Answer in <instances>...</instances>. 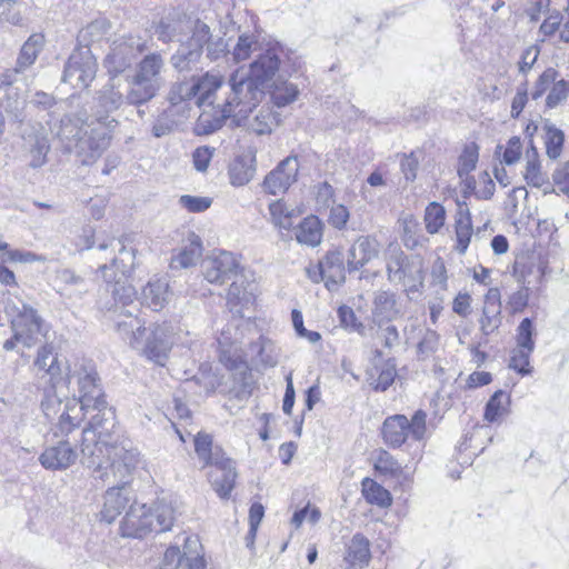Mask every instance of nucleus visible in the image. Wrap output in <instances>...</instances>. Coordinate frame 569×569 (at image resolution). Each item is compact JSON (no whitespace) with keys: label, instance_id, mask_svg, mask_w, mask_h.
I'll list each match as a JSON object with an SVG mask.
<instances>
[{"label":"nucleus","instance_id":"obj_1","mask_svg":"<svg viewBox=\"0 0 569 569\" xmlns=\"http://www.w3.org/2000/svg\"><path fill=\"white\" fill-rule=\"evenodd\" d=\"M33 368L42 373L41 378L48 377L46 385L69 386L72 380L78 385V396L66 398V409L60 417L62 429L79 427L90 410L111 416L91 361L81 359L64 368L54 347L46 343L38 349Z\"/></svg>","mask_w":569,"mask_h":569},{"label":"nucleus","instance_id":"obj_2","mask_svg":"<svg viewBox=\"0 0 569 569\" xmlns=\"http://www.w3.org/2000/svg\"><path fill=\"white\" fill-rule=\"evenodd\" d=\"M127 101L119 89V84L111 79L97 98V111L94 117L70 113L63 116L56 129V134L63 148L73 152L83 166L94 163L108 149L111 141V132L117 126V120L109 113L119 109Z\"/></svg>","mask_w":569,"mask_h":569},{"label":"nucleus","instance_id":"obj_3","mask_svg":"<svg viewBox=\"0 0 569 569\" xmlns=\"http://www.w3.org/2000/svg\"><path fill=\"white\" fill-rule=\"evenodd\" d=\"M113 427V412L103 417L97 411L89 427L82 431L81 453L88 467L93 468L97 479L108 483L127 485L141 465L140 452L136 448L109 445L107 438Z\"/></svg>","mask_w":569,"mask_h":569},{"label":"nucleus","instance_id":"obj_4","mask_svg":"<svg viewBox=\"0 0 569 569\" xmlns=\"http://www.w3.org/2000/svg\"><path fill=\"white\" fill-rule=\"evenodd\" d=\"M280 58L274 48L260 53L248 67L237 69L230 77L229 106L240 107L238 114L260 103L278 80Z\"/></svg>","mask_w":569,"mask_h":569},{"label":"nucleus","instance_id":"obj_5","mask_svg":"<svg viewBox=\"0 0 569 569\" xmlns=\"http://www.w3.org/2000/svg\"><path fill=\"white\" fill-rule=\"evenodd\" d=\"M117 331L133 350L159 366H164L176 342L173 327L169 323L144 326V321L131 311L120 313Z\"/></svg>","mask_w":569,"mask_h":569},{"label":"nucleus","instance_id":"obj_6","mask_svg":"<svg viewBox=\"0 0 569 569\" xmlns=\"http://www.w3.org/2000/svg\"><path fill=\"white\" fill-rule=\"evenodd\" d=\"M174 520L176 510L169 502L161 500L153 507L134 502L120 523V532L127 538H143L151 532L170 530Z\"/></svg>","mask_w":569,"mask_h":569},{"label":"nucleus","instance_id":"obj_7","mask_svg":"<svg viewBox=\"0 0 569 569\" xmlns=\"http://www.w3.org/2000/svg\"><path fill=\"white\" fill-rule=\"evenodd\" d=\"M180 47L171 57V64L178 71L188 70L199 61L203 46L207 44V56L210 60H217L228 52V44L223 38H212L208 24L200 20L192 22L190 36L179 39Z\"/></svg>","mask_w":569,"mask_h":569},{"label":"nucleus","instance_id":"obj_8","mask_svg":"<svg viewBox=\"0 0 569 569\" xmlns=\"http://www.w3.org/2000/svg\"><path fill=\"white\" fill-rule=\"evenodd\" d=\"M223 84V77L219 72H206L202 76L191 77L189 80L174 83L169 93L168 100L171 107L181 106V111L184 112L193 102L198 108H212L216 109L214 101L217 91ZM222 104H218V112L220 113ZM220 116L217 118V126L221 120Z\"/></svg>","mask_w":569,"mask_h":569},{"label":"nucleus","instance_id":"obj_9","mask_svg":"<svg viewBox=\"0 0 569 569\" xmlns=\"http://www.w3.org/2000/svg\"><path fill=\"white\" fill-rule=\"evenodd\" d=\"M164 71L166 61L161 54L149 53L144 56L128 80L127 102L140 106L152 100L164 86Z\"/></svg>","mask_w":569,"mask_h":569},{"label":"nucleus","instance_id":"obj_10","mask_svg":"<svg viewBox=\"0 0 569 569\" xmlns=\"http://www.w3.org/2000/svg\"><path fill=\"white\" fill-rule=\"evenodd\" d=\"M6 312L11 317L13 337L3 343V349L11 351L19 343L32 348L47 336L48 328L37 311L22 301H8Z\"/></svg>","mask_w":569,"mask_h":569},{"label":"nucleus","instance_id":"obj_11","mask_svg":"<svg viewBox=\"0 0 569 569\" xmlns=\"http://www.w3.org/2000/svg\"><path fill=\"white\" fill-rule=\"evenodd\" d=\"M388 280L401 284L409 299L421 292L425 282L423 261L419 257H408L396 248L387 258Z\"/></svg>","mask_w":569,"mask_h":569},{"label":"nucleus","instance_id":"obj_12","mask_svg":"<svg viewBox=\"0 0 569 569\" xmlns=\"http://www.w3.org/2000/svg\"><path fill=\"white\" fill-rule=\"evenodd\" d=\"M427 413L417 410L409 419L405 415L388 417L382 425V437L387 445L401 447L407 440L421 441L426 438Z\"/></svg>","mask_w":569,"mask_h":569},{"label":"nucleus","instance_id":"obj_13","mask_svg":"<svg viewBox=\"0 0 569 569\" xmlns=\"http://www.w3.org/2000/svg\"><path fill=\"white\" fill-rule=\"evenodd\" d=\"M119 244L118 254L112 258L111 266L109 267L103 263L99 267V270L107 281H114L112 290L114 300L127 306L132 303L137 297L136 289L122 281L134 267V253L132 250L127 249L126 246Z\"/></svg>","mask_w":569,"mask_h":569},{"label":"nucleus","instance_id":"obj_14","mask_svg":"<svg viewBox=\"0 0 569 569\" xmlns=\"http://www.w3.org/2000/svg\"><path fill=\"white\" fill-rule=\"evenodd\" d=\"M259 103L250 106L243 114L237 112L240 107L229 106V96L222 103L219 120L232 119L239 126L261 136L271 133L272 129L278 126V118L269 106H262L256 110Z\"/></svg>","mask_w":569,"mask_h":569},{"label":"nucleus","instance_id":"obj_15","mask_svg":"<svg viewBox=\"0 0 569 569\" xmlns=\"http://www.w3.org/2000/svg\"><path fill=\"white\" fill-rule=\"evenodd\" d=\"M144 48L146 42L138 36L123 34L116 37L104 58V67L109 73L119 74L131 66Z\"/></svg>","mask_w":569,"mask_h":569},{"label":"nucleus","instance_id":"obj_16","mask_svg":"<svg viewBox=\"0 0 569 569\" xmlns=\"http://www.w3.org/2000/svg\"><path fill=\"white\" fill-rule=\"evenodd\" d=\"M97 73V60L88 47L76 49L69 57L62 81L74 89H86Z\"/></svg>","mask_w":569,"mask_h":569},{"label":"nucleus","instance_id":"obj_17","mask_svg":"<svg viewBox=\"0 0 569 569\" xmlns=\"http://www.w3.org/2000/svg\"><path fill=\"white\" fill-rule=\"evenodd\" d=\"M240 262L236 254L229 251L213 252L204 262L203 274L211 283H223L239 274Z\"/></svg>","mask_w":569,"mask_h":569},{"label":"nucleus","instance_id":"obj_18","mask_svg":"<svg viewBox=\"0 0 569 569\" xmlns=\"http://www.w3.org/2000/svg\"><path fill=\"white\" fill-rule=\"evenodd\" d=\"M299 160L296 156L283 159L263 180V189L270 194L286 192L297 181Z\"/></svg>","mask_w":569,"mask_h":569},{"label":"nucleus","instance_id":"obj_19","mask_svg":"<svg viewBox=\"0 0 569 569\" xmlns=\"http://www.w3.org/2000/svg\"><path fill=\"white\" fill-rule=\"evenodd\" d=\"M78 459V452L68 440L61 439L48 445L39 456L40 465L50 471H63L72 467Z\"/></svg>","mask_w":569,"mask_h":569},{"label":"nucleus","instance_id":"obj_20","mask_svg":"<svg viewBox=\"0 0 569 569\" xmlns=\"http://www.w3.org/2000/svg\"><path fill=\"white\" fill-rule=\"evenodd\" d=\"M381 243L373 236H359L350 246L347 257L349 271H357L380 254Z\"/></svg>","mask_w":569,"mask_h":569},{"label":"nucleus","instance_id":"obj_21","mask_svg":"<svg viewBox=\"0 0 569 569\" xmlns=\"http://www.w3.org/2000/svg\"><path fill=\"white\" fill-rule=\"evenodd\" d=\"M321 280L329 290L336 289L346 281L345 253L340 248L329 250L319 261Z\"/></svg>","mask_w":569,"mask_h":569},{"label":"nucleus","instance_id":"obj_22","mask_svg":"<svg viewBox=\"0 0 569 569\" xmlns=\"http://www.w3.org/2000/svg\"><path fill=\"white\" fill-rule=\"evenodd\" d=\"M213 469L209 473L210 482L222 499H227L236 483L237 472L234 462L229 458H216Z\"/></svg>","mask_w":569,"mask_h":569},{"label":"nucleus","instance_id":"obj_23","mask_svg":"<svg viewBox=\"0 0 569 569\" xmlns=\"http://www.w3.org/2000/svg\"><path fill=\"white\" fill-rule=\"evenodd\" d=\"M256 286L250 282H246L243 276L234 277V280L230 284L227 293V303L230 310L240 317H243V311L249 309L256 299Z\"/></svg>","mask_w":569,"mask_h":569},{"label":"nucleus","instance_id":"obj_24","mask_svg":"<svg viewBox=\"0 0 569 569\" xmlns=\"http://www.w3.org/2000/svg\"><path fill=\"white\" fill-rule=\"evenodd\" d=\"M501 296L498 288H490L485 296L482 315L479 319L480 330L489 336L501 325Z\"/></svg>","mask_w":569,"mask_h":569},{"label":"nucleus","instance_id":"obj_25","mask_svg":"<svg viewBox=\"0 0 569 569\" xmlns=\"http://www.w3.org/2000/svg\"><path fill=\"white\" fill-rule=\"evenodd\" d=\"M563 9L567 12L566 16L555 10L545 18L539 29V34L543 37L542 40L569 42L568 4Z\"/></svg>","mask_w":569,"mask_h":569},{"label":"nucleus","instance_id":"obj_26","mask_svg":"<svg viewBox=\"0 0 569 569\" xmlns=\"http://www.w3.org/2000/svg\"><path fill=\"white\" fill-rule=\"evenodd\" d=\"M202 250L200 237L192 231L188 232L181 248L171 258V267L186 269L196 266L202 256Z\"/></svg>","mask_w":569,"mask_h":569},{"label":"nucleus","instance_id":"obj_27","mask_svg":"<svg viewBox=\"0 0 569 569\" xmlns=\"http://www.w3.org/2000/svg\"><path fill=\"white\" fill-rule=\"evenodd\" d=\"M400 316L401 309L393 292L380 290L375 293L372 318L376 323L389 322Z\"/></svg>","mask_w":569,"mask_h":569},{"label":"nucleus","instance_id":"obj_28","mask_svg":"<svg viewBox=\"0 0 569 569\" xmlns=\"http://www.w3.org/2000/svg\"><path fill=\"white\" fill-rule=\"evenodd\" d=\"M171 299L169 282L164 277L151 278L142 289V300L151 309H163Z\"/></svg>","mask_w":569,"mask_h":569},{"label":"nucleus","instance_id":"obj_29","mask_svg":"<svg viewBox=\"0 0 569 569\" xmlns=\"http://www.w3.org/2000/svg\"><path fill=\"white\" fill-rule=\"evenodd\" d=\"M68 389L69 386H56V385H46L42 389V400H41V409L47 418H56L61 417L64 411L66 403L62 405V389ZM59 429L61 433L68 435L74 428L68 430L62 429L60 426V421L58 422Z\"/></svg>","mask_w":569,"mask_h":569},{"label":"nucleus","instance_id":"obj_30","mask_svg":"<svg viewBox=\"0 0 569 569\" xmlns=\"http://www.w3.org/2000/svg\"><path fill=\"white\" fill-rule=\"evenodd\" d=\"M104 493V502L100 511L101 520L111 523L127 506L129 499L124 495L123 489L126 485L112 483Z\"/></svg>","mask_w":569,"mask_h":569},{"label":"nucleus","instance_id":"obj_31","mask_svg":"<svg viewBox=\"0 0 569 569\" xmlns=\"http://www.w3.org/2000/svg\"><path fill=\"white\" fill-rule=\"evenodd\" d=\"M523 179L533 188H541L548 182V174L542 170L538 149L530 142L525 152Z\"/></svg>","mask_w":569,"mask_h":569},{"label":"nucleus","instance_id":"obj_32","mask_svg":"<svg viewBox=\"0 0 569 569\" xmlns=\"http://www.w3.org/2000/svg\"><path fill=\"white\" fill-rule=\"evenodd\" d=\"M322 223L313 214L306 217L296 228L295 238L298 243L315 248L322 241Z\"/></svg>","mask_w":569,"mask_h":569},{"label":"nucleus","instance_id":"obj_33","mask_svg":"<svg viewBox=\"0 0 569 569\" xmlns=\"http://www.w3.org/2000/svg\"><path fill=\"white\" fill-rule=\"evenodd\" d=\"M401 240L407 249L423 247L428 239L422 234L418 220L411 213H402L398 219Z\"/></svg>","mask_w":569,"mask_h":569},{"label":"nucleus","instance_id":"obj_34","mask_svg":"<svg viewBox=\"0 0 569 569\" xmlns=\"http://www.w3.org/2000/svg\"><path fill=\"white\" fill-rule=\"evenodd\" d=\"M254 154H243L236 158L229 167L230 183L241 187L249 183L256 173Z\"/></svg>","mask_w":569,"mask_h":569},{"label":"nucleus","instance_id":"obj_35","mask_svg":"<svg viewBox=\"0 0 569 569\" xmlns=\"http://www.w3.org/2000/svg\"><path fill=\"white\" fill-rule=\"evenodd\" d=\"M472 223L470 212L466 203H458V218L456 220V250L463 254L470 243L472 237Z\"/></svg>","mask_w":569,"mask_h":569},{"label":"nucleus","instance_id":"obj_36","mask_svg":"<svg viewBox=\"0 0 569 569\" xmlns=\"http://www.w3.org/2000/svg\"><path fill=\"white\" fill-rule=\"evenodd\" d=\"M26 147L30 156L29 166L32 168H40L47 162V154L50 150V144L44 133L28 134L24 138Z\"/></svg>","mask_w":569,"mask_h":569},{"label":"nucleus","instance_id":"obj_37","mask_svg":"<svg viewBox=\"0 0 569 569\" xmlns=\"http://www.w3.org/2000/svg\"><path fill=\"white\" fill-rule=\"evenodd\" d=\"M269 213L276 227L288 230L293 226L295 219L301 214V211L282 200H276L269 204Z\"/></svg>","mask_w":569,"mask_h":569},{"label":"nucleus","instance_id":"obj_38","mask_svg":"<svg viewBox=\"0 0 569 569\" xmlns=\"http://www.w3.org/2000/svg\"><path fill=\"white\" fill-rule=\"evenodd\" d=\"M44 47V37L41 33L31 34L28 40L23 43L19 57L17 59V70L24 71L31 67L40 51Z\"/></svg>","mask_w":569,"mask_h":569},{"label":"nucleus","instance_id":"obj_39","mask_svg":"<svg viewBox=\"0 0 569 569\" xmlns=\"http://www.w3.org/2000/svg\"><path fill=\"white\" fill-rule=\"evenodd\" d=\"M370 557L369 540L360 533L355 535L348 545L345 559L352 566L363 567L368 565Z\"/></svg>","mask_w":569,"mask_h":569},{"label":"nucleus","instance_id":"obj_40","mask_svg":"<svg viewBox=\"0 0 569 569\" xmlns=\"http://www.w3.org/2000/svg\"><path fill=\"white\" fill-rule=\"evenodd\" d=\"M194 451L199 460L203 462V467L213 466L216 458H226L219 447H212L211 436L203 432H199L194 438Z\"/></svg>","mask_w":569,"mask_h":569},{"label":"nucleus","instance_id":"obj_41","mask_svg":"<svg viewBox=\"0 0 569 569\" xmlns=\"http://www.w3.org/2000/svg\"><path fill=\"white\" fill-rule=\"evenodd\" d=\"M362 495L367 502L377 505L381 508H387L392 503L390 492L381 485L369 478H365L362 481Z\"/></svg>","mask_w":569,"mask_h":569},{"label":"nucleus","instance_id":"obj_42","mask_svg":"<svg viewBox=\"0 0 569 569\" xmlns=\"http://www.w3.org/2000/svg\"><path fill=\"white\" fill-rule=\"evenodd\" d=\"M509 406V396L502 390L496 391L486 405L485 419L489 422L499 421L508 415Z\"/></svg>","mask_w":569,"mask_h":569},{"label":"nucleus","instance_id":"obj_43","mask_svg":"<svg viewBox=\"0 0 569 569\" xmlns=\"http://www.w3.org/2000/svg\"><path fill=\"white\" fill-rule=\"evenodd\" d=\"M200 548L197 538H186L181 569H206V561L199 552Z\"/></svg>","mask_w":569,"mask_h":569},{"label":"nucleus","instance_id":"obj_44","mask_svg":"<svg viewBox=\"0 0 569 569\" xmlns=\"http://www.w3.org/2000/svg\"><path fill=\"white\" fill-rule=\"evenodd\" d=\"M543 130L546 153L550 159L556 160L562 152L565 134L560 129L551 123H546L543 126Z\"/></svg>","mask_w":569,"mask_h":569},{"label":"nucleus","instance_id":"obj_45","mask_svg":"<svg viewBox=\"0 0 569 569\" xmlns=\"http://www.w3.org/2000/svg\"><path fill=\"white\" fill-rule=\"evenodd\" d=\"M446 210L438 202H430L425 211V224L430 234L438 233L445 226Z\"/></svg>","mask_w":569,"mask_h":569},{"label":"nucleus","instance_id":"obj_46","mask_svg":"<svg viewBox=\"0 0 569 569\" xmlns=\"http://www.w3.org/2000/svg\"><path fill=\"white\" fill-rule=\"evenodd\" d=\"M258 39L254 34L242 33L238 37L231 54L233 61L241 62L250 58L251 53L258 49Z\"/></svg>","mask_w":569,"mask_h":569},{"label":"nucleus","instance_id":"obj_47","mask_svg":"<svg viewBox=\"0 0 569 569\" xmlns=\"http://www.w3.org/2000/svg\"><path fill=\"white\" fill-rule=\"evenodd\" d=\"M269 92L271 93L274 104L278 107H283L293 102L299 94L297 86L288 82H278V80Z\"/></svg>","mask_w":569,"mask_h":569},{"label":"nucleus","instance_id":"obj_48","mask_svg":"<svg viewBox=\"0 0 569 569\" xmlns=\"http://www.w3.org/2000/svg\"><path fill=\"white\" fill-rule=\"evenodd\" d=\"M375 469L383 476H397L401 472L399 462L386 450H379L375 457Z\"/></svg>","mask_w":569,"mask_h":569},{"label":"nucleus","instance_id":"obj_49","mask_svg":"<svg viewBox=\"0 0 569 569\" xmlns=\"http://www.w3.org/2000/svg\"><path fill=\"white\" fill-rule=\"evenodd\" d=\"M535 349L515 347L511 351L509 367L520 375H529L531 372L530 356Z\"/></svg>","mask_w":569,"mask_h":569},{"label":"nucleus","instance_id":"obj_50","mask_svg":"<svg viewBox=\"0 0 569 569\" xmlns=\"http://www.w3.org/2000/svg\"><path fill=\"white\" fill-rule=\"evenodd\" d=\"M479 158V150L476 143L467 144L459 157L458 173L460 177L469 174L476 169Z\"/></svg>","mask_w":569,"mask_h":569},{"label":"nucleus","instance_id":"obj_51","mask_svg":"<svg viewBox=\"0 0 569 569\" xmlns=\"http://www.w3.org/2000/svg\"><path fill=\"white\" fill-rule=\"evenodd\" d=\"M533 332L535 328L531 319L525 318L517 328L516 347L535 349Z\"/></svg>","mask_w":569,"mask_h":569},{"label":"nucleus","instance_id":"obj_52","mask_svg":"<svg viewBox=\"0 0 569 569\" xmlns=\"http://www.w3.org/2000/svg\"><path fill=\"white\" fill-rule=\"evenodd\" d=\"M179 204L189 212H203L212 204V198L183 194L179 198Z\"/></svg>","mask_w":569,"mask_h":569},{"label":"nucleus","instance_id":"obj_53","mask_svg":"<svg viewBox=\"0 0 569 569\" xmlns=\"http://www.w3.org/2000/svg\"><path fill=\"white\" fill-rule=\"evenodd\" d=\"M1 260L7 262L31 263L43 259L30 251L10 250L9 247L0 252Z\"/></svg>","mask_w":569,"mask_h":569},{"label":"nucleus","instance_id":"obj_54","mask_svg":"<svg viewBox=\"0 0 569 569\" xmlns=\"http://www.w3.org/2000/svg\"><path fill=\"white\" fill-rule=\"evenodd\" d=\"M522 154V143L519 137H512L508 140L502 152V162L507 166L517 163Z\"/></svg>","mask_w":569,"mask_h":569},{"label":"nucleus","instance_id":"obj_55","mask_svg":"<svg viewBox=\"0 0 569 569\" xmlns=\"http://www.w3.org/2000/svg\"><path fill=\"white\" fill-rule=\"evenodd\" d=\"M321 518V512L319 508L315 506L307 505L305 508L296 511L292 516L291 522L296 528H299L305 520L315 525Z\"/></svg>","mask_w":569,"mask_h":569},{"label":"nucleus","instance_id":"obj_56","mask_svg":"<svg viewBox=\"0 0 569 569\" xmlns=\"http://www.w3.org/2000/svg\"><path fill=\"white\" fill-rule=\"evenodd\" d=\"M550 92L547 96V106L553 108L567 99L569 86L565 80H559L551 83Z\"/></svg>","mask_w":569,"mask_h":569},{"label":"nucleus","instance_id":"obj_57","mask_svg":"<svg viewBox=\"0 0 569 569\" xmlns=\"http://www.w3.org/2000/svg\"><path fill=\"white\" fill-rule=\"evenodd\" d=\"M183 553L177 546H170L164 551L159 569H179L182 565Z\"/></svg>","mask_w":569,"mask_h":569},{"label":"nucleus","instance_id":"obj_58","mask_svg":"<svg viewBox=\"0 0 569 569\" xmlns=\"http://www.w3.org/2000/svg\"><path fill=\"white\" fill-rule=\"evenodd\" d=\"M292 323L299 337L307 339L310 343L320 341L321 335L319 332L307 330V327H303V318L300 311H292Z\"/></svg>","mask_w":569,"mask_h":569},{"label":"nucleus","instance_id":"obj_59","mask_svg":"<svg viewBox=\"0 0 569 569\" xmlns=\"http://www.w3.org/2000/svg\"><path fill=\"white\" fill-rule=\"evenodd\" d=\"M533 269V262L531 259L522 257L517 259L512 267V276L517 280V282L522 286L526 284L528 277L531 274Z\"/></svg>","mask_w":569,"mask_h":569},{"label":"nucleus","instance_id":"obj_60","mask_svg":"<svg viewBox=\"0 0 569 569\" xmlns=\"http://www.w3.org/2000/svg\"><path fill=\"white\" fill-rule=\"evenodd\" d=\"M396 367L392 363L387 362L380 370L379 376L373 385L376 390H387L396 378Z\"/></svg>","mask_w":569,"mask_h":569},{"label":"nucleus","instance_id":"obj_61","mask_svg":"<svg viewBox=\"0 0 569 569\" xmlns=\"http://www.w3.org/2000/svg\"><path fill=\"white\" fill-rule=\"evenodd\" d=\"M431 281L433 284L439 286L442 290L448 287V274L445 261L438 257L431 267Z\"/></svg>","mask_w":569,"mask_h":569},{"label":"nucleus","instance_id":"obj_62","mask_svg":"<svg viewBox=\"0 0 569 569\" xmlns=\"http://www.w3.org/2000/svg\"><path fill=\"white\" fill-rule=\"evenodd\" d=\"M59 279L64 284L74 288V292L78 295H82L83 292H86L88 290L84 279L82 277L76 274L71 270H67V269L62 270L59 273Z\"/></svg>","mask_w":569,"mask_h":569},{"label":"nucleus","instance_id":"obj_63","mask_svg":"<svg viewBox=\"0 0 569 569\" xmlns=\"http://www.w3.org/2000/svg\"><path fill=\"white\" fill-rule=\"evenodd\" d=\"M350 213L347 207L343 204H336L331 207L330 214H329V223L338 229L342 230L348 220H349Z\"/></svg>","mask_w":569,"mask_h":569},{"label":"nucleus","instance_id":"obj_64","mask_svg":"<svg viewBox=\"0 0 569 569\" xmlns=\"http://www.w3.org/2000/svg\"><path fill=\"white\" fill-rule=\"evenodd\" d=\"M555 186L569 196V162L560 164L552 173Z\"/></svg>","mask_w":569,"mask_h":569}]
</instances>
